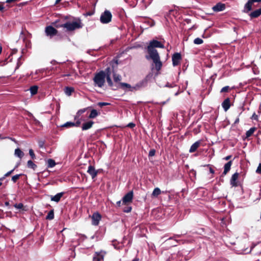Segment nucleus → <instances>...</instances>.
<instances>
[{
    "label": "nucleus",
    "mask_w": 261,
    "mask_h": 261,
    "mask_svg": "<svg viewBox=\"0 0 261 261\" xmlns=\"http://www.w3.org/2000/svg\"><path fill=\"white\" fill-rule=\"evenodd\" d=\"M22 175V174H16L12 177V180L14 183H15L17 179Z\"/></svg>",
    "instance_id": "nucleus-39"
},
{
    "label": "nucleus",
    "mask_w": 261,
    "mask_h": 261,
    "mask_svg": "<svg viewBox=\"0 0 261 261\" xmlns=\"http://www.w3.org/2000/svg\"><path fill=\"white\" fill-rule=\"evenodd\" d=\"M106 83H94V86L95 88H103V89H106L107 88V85H105Z\"/></svg>",
    "instance_id": "nucleus-32"
},
{
    "label": "nucleus",
    "mask_w": 261,
    "mask_h": 261,
    "mask_svg": "<svg viewBox=\"0 0 261 261\" xmlns=\"http://www.w3.org/2000/svg\"><path fill=\"white\" fill-rule=\"evenodd\" d=\"M28 114L29 117H32L33 118V119L34 120V121H35L36 123H37V124L40 123V122L35 118V117L33 116V115L31 113L28 112Z\"/></svg>",
    "instance_id": "nucleus-41"
},
{
    "label": "nucleus",
    "mask_w": 261,
    "mask_h": 261,
    "mask_svg": "<svg viewBox=\"0 0 261 261\" xmlns=\"http://www.w3.org/2000/svg\"><path fill=\"white\" fill-rule=\"evenodd\" d=\"M54 218V210H51L50 211L47 215L46 216V219H48V220H52Z\"/></svg>",
    "instance_id": "nucleus-36"
},
{
    "label": "nucleus",
    "mask_w": 261,
    "mask_h": 261,
    "mask_svg": "<svg viewBox=\"0 0 261 261\" xmlns=\"http://www.w3.org/2000/svg\"><path fill=\"white\" fill-rule=\"evenodd\" d=\"M135 126H136V124L133 122H130V123H128L126 125L127 127L132 128H134Z\"/></svg>",
    "instance_id": "nucleus-48"
},
{
    "label": "nucleus",
    "mask_w": 261,
    "mask_h": 261,
    "mask_svg": "<svg viewBox=\"0 0 261 261\" xmlns=\"http://www.w3.org/2000/svg\"><path fill=\"white\" fill-rule=\"evenodd\" d=\"M10 175V173L8 172H7L5 174H4V176H5V177L6 178V177H7V176H9Z\"/></svg>",
    "instance_id": "nucleus-62"
},
{
    "label": "nucleus",
    "mask_w": 261,
    "mask_h": 261,
    "mask_svg": "<svg viewBox=\"0 0 261 261\" xmlns=\"http://www.w3.org/2000/svg\"><path fill=\"white\" fill-rule=\"evenodd\" d=\"M256 172L258 174L261 173V163H259L258 166L256 170Z\"/></svg>",
    "instance_id": "nucleus-49"
},
{
    "label": "nucleus",
    "mask_w": 261,
    "mask_h": 261,
    "mask_svg": "<svg viewBox=\"0 0 261 261\" xmlns=\"http://www.w3.org/2000/svg\"><path fill=\"white\" fill-rule=\"evenodd\" d=\"M181 236V234H174L173 237L166 239L163 243V245L165 246V249L177 246L178 240H176V238H180Z\"/></svg>",
    "instance_id": "nucleus-6"
},
{
    "label": "nucleus",
    "mask_w": 261,
    "mask_h": 261,
    "mask_svg": "<svg viewBox=\"0 0 261 261\" xmlns=\"http://www.w3.org/2000/svg\"><path fill=\"white\" fill-rule=\"evenodd\" d=\"M105 254V253H102V252L97 254L96 256H94L93 257V261H101L102 259H103V255Z\"/></svg>",
    "instance_id": "nucleus-26"
},
{
    "label": "nucleus",
    "mask_w": 261,
    "mask_h": 261,
    "mask_svg": "<svg viewBox=\"0 0 261 261\" xmlns=\"http://www.w3.org/2000/svg\"><path fill=\"white\" fill-rule=\"evenodd\" d=\"M155 47L163 48L164 45L158 40H152L150 41L147 46L148 55L146 56V58L147 60L151 59L154 64L155 69L159 71L162 66V63L160 60L158 51L155 49Z\"/></svg>",
    "instance_id": "nucleus-1"
},
{
    "label": "nucleus",
    "mask_w": 261,
    "mask_h": 261,
    "mask_svg": "<svg viewBox=\"0 0 261 261\" xmlns=\"http://www.w3.org/2000/svg\"><path fill=\"white\" fill-rule=\"evenodd\" d=\"M203 41L200 38H196L194 40V43L195 44L199 45L202 44Z\"/></svg>",
    "instance_id": "nucleus-38"
},
{
    "label": "nucleus",
    "mask_w": 261,
    "mask_h": 261,
    "mask_svg": "<svg viewBox=\"0 0 261 261\" xmlns=\"http://www.w3.org/2000/svg\"><path fill=\"white\" fill-rule=\"evenodd\" d=\"M29 154L32 159H35L36 156L32 149H29Z\"/></svg>",
    "instance_id": "nucleus-44"
},
{
    "label": "nucleus",
    "mask_w": 261,
    "mask_h": 261,
    "mask_svg": "<svg viewBox=\"0 0 261 261\" xmlns=\"http://www.w3.org/2000/svg\"><path fill=\"white\" fill-rule=\"evenodd\" d=\"M74 91V89L72 87H66L64 88V92L67 96H70Z\"/></svg>",
    "instance_id": "nucleus-24"
},
{
    "label": "nucleus",
    "mask_w": 261,
    "mask_h": 261,
    "mask_svg": "<svg viewBox=\"0 0 261 261\" xmlns=\"http://www.w3.org/2000/svg\"><path fill=\"white\" fill-rule=\"evenodd\" d=\"M74 124L72 122L68 121L65 123L64 124L61 125V127H74Z\"/></svg>",
    "instance_id": "nucleus-35"
},
{
    "label": "nucleus",
    "mask_w": 261,
    "mask_h": 261,
    "mask_svg": "<svg viewBox=\"0 0 261 261\" xmlns=\"http://www.w3.org/2000/svg\"><path fill=\"white\" fill-rule=\"evenodd\" d=\"M107 84H108L107 87H110V88H111L112 90H115L113 88H113H114V87H115V84H113V86H111L109 85V84H108V83H107Z\"/></svg>",
    "instance_id": "nucleus-56"
},
{
    "label": "nucleus",
    "mask_w": 261,
    "mask_h": 261,
    "mask_svg": "<svg viewBox=\"0 0 261 261\" xmlns=\"http://www.w3.org/2000/svg\"><path fill=\"white\" fill-rule=\"evenodd\" d=\"M147 83H133L134 91L142 90L147 86Z\"/></svg>",
    "instance_id": "nucleus-14"
},
{
    "label": "nucleus",
    "mask_w": 261,
    "mask_h": 261,
    "mask_svg": "<svg viewBox=\"0 0 261 261\" xmlns=\"http://www.w3.org/2000/svg\"><path fill=\"white\" fill-rule=\"evenodd\" d=\"M38 90V87L36 85L31 86L29 89V90L30 91L32 95L36 94L37 93Z\"/></svg>",
    "instance_id": "nucleus-27"
},
{
    "label": "nucleus",
    "mask_w": 261,
    "mask_h": 261,
    "mask_svg": "<svg viewBox=\"0 0 261 261\" xmlns=\"http://www.w3.org/2000/svg\"><path fill=\"white\" fill-rule=\"evenodd\" d=\"M247 249L244 250H243L242 253H248L251 252V249H250L248 251H246Z\"/></svg>",
    "instance_id": "nucleus-55"
},
{
    "label": "nucleus",
    "mask_w": 261,
    "mask_h": 261,
    "mask_svg": "<svg viewBox=\"0 0 261 261\" xmlns=\"http://www.w3.org/2000/svg\"><path fill=\"white\" fill-rule=\"evenodd\" d=\"M161 193V191L159 188H155L154 189L151 196L152 197H157Z\"/></svg>",
    "instance_id": "nucleus-28"
},
{
    "label": "nucleus",
    "mask_w": 261,
    "mask_h": 261,
    "mask_svg": "<svg viewBox=\"0 0 261 261\" xmlns=\"http://www.w3.org/2000/svg\"><path fill=\"white\" fill-rule=\"evenodd\" d=\"M44 143L43 141H40L38 143V145L40 148H43L44 146Z\"/></svg>",
    "instance_id": "nucleus-52"
},
{
    "label": "nucleus",
    "mask_w": 261,
    "mask_h": 261,
    "mask_svg": "<svg viewBox=\"0 0 261 261\" xmlns=\"http://www.w3.org/2000/svg\"><path fill=\"white\" fill-rule=\"evenodd\" d=\"M74 126L79 127L81 124V121L80 120L76 121L75 122H73Z\"/></svg>",
    "instance_id": "nucleus-51"
},
{
    "label": "nucleus",
    "mask_w": 261,
    "mask_h": 261,
    "mask_svg": "<svg viewBox=\"0 0 261 261\" xmlns=\"http://www.w3.org/2000/svg\"><path fill=\"white\" fill-rule=\"evenodd\" d=\"M200 144H201L200 140H198V141L195 142L194 143H193L191 145V146L190 148V150H189V152L190 153L194 152L197 149V148L200 146Z\"/></svg>",
    "instance_id": "nucleus-18"
},
{
    "label": "nucleus",
    "mask_w": 261,
    "mask_h": 261,
    "mask_svg": "<svg viewBox=\"0 0 261 261\" xmlns=\"http://www.w3.org/2000/svg\"><path fill=\"white\" fill-rule=\"evenodd\" d=\"M5 178V176H3V177L0 178V182H2L4 179Z\"/></svg>",
    "instance_id": "nucleus-63"
},
{
    "label": "nucleus",
    "mask_w": 261,
    "mask_h": 261,
    "mask_svg": "<svg viewBox=\"0 0 261 261\" xmlns=\"http://www.w3.org/2000/svg\"><path fill=\"white\" fill-rule=\"evenodd\" d=\"M45 32L46 35L51 38L57 34L58 31L52 26L49 25L45 28Z\"/></svg>",
    "instance_id": "nucleus-10"
},
{
    "label": "nucleus",
    "mask_w": 261,
    "mask_h": 261,
    "mask_svg": "<svg viewBox=\"0 0 261 261\" xmlns=\"http://www.w3.org/2000/svg\"><path fill=\"white\" fill-rule=\"evenodd\" d=\"M113 77L114 82H120L121 80V76L116 73H114Z\"/></svg>",
    "instance_id": "nucleus-37"
},
{
    "label": "nucleus",
    "mask_w": 261,
    "mask_h": 261,
    "mask_svg": "<svg viewBox=\"0 0 261 261\" xmlns=\"http://www.w3.org/2000/svg\"><path fill=\"white\" fill-rule=\"evenodd\" d=\"M158 86L160 87H169L172 89V92L174 93L175 96L178 95L179 93L182 92L186 88L188 83H185V84L177 85L175 83H160Z\"/></svg>",
    "instance_id": "nucleus-2"
},
{
    "label": "nucleus",
    "mask_w": 261,
    "mask_h": 261,
    "mask_svg": "<svg viewBox=\"0 0 261 261\" xmlns=\"http://www.w3.org/2000/svg\"><path fill=\"white\" fill-rule=\"evenodd\" d=\"M107 82H112L110 77V68H107L105 70L100 71L97 73L93 78L94 82H105V79Z\"/></svg>",
    "instance_id": "nucleus-3"
},
{
    "label": "nucleus",
    "mask_w": 261,
    "mask_h": 261,
    "mask_svg": "<svg viewBox=\"0 0 261 261\" xmlns=\"http://www.w3.org/2000/svg\"><path fill=\"white\" fill-rule=\"evenodd\" d=\"M17 166H16L15 167V168H14L13 169H12V170H10V171H9L8 172L10 173V174H11V173H12L13 172V171H14V170H15V169L17 167Z\"/></svg>",
    "instance_id": "nucleus-59"
},
{
    "label": "nucleus",
    "mask_w": 261,
    "mask_h": 261,
    "mask_svg": "<svg viewBox=\"0 0 261 261\" xmlns=\"http://www.w3.org/2000/svg\"><path fill=\"white\" fill-rule=\"evenodd\" d=\"M94 122L90 120L83 124L82 126V130H86L92 127Z\"/></svg>",
    "instance_id": "nucleus-20"
},
{
    "label": "nucleus",
    "mask_w": 261,
    "mask_h": 261,
    "mask_svg": "<svg viewBox=\"0 0 261 261\" xmlns=\"http://www.w3.org/2000/svg\"><path fill=\"white\" fill-rule=\"evenodd\" d=\"M15 155L21 159L24 155V153L19 148H17L15 150Z\"/></svg>",
    "instance_id": "nucleus-29"
},
{
    "label": "nucleus",
    "mask_w": 261,
    "mask_h": 261,
    "mask_svg": "<svg viewBox=\"0 0 261 261\" xmlns=\"http://www.w3.org/2000/svg\"><path fill=\"white\" fill-rule=\"evenodd\" d=\"M239 174L238 172H235L233 174H232L231 178L230 180V185L232 187H238V184L237 182V180L238 179L239 177Z\"/></svg>",
    "instance_id": "nucleus-15"
},
{
    "label": "nucleus",
    "mask_w": 261,
    "mask_h": 261,
    "mask_svg": "<svg viewBox=\"0 0 261 261\" xmlns=\"http://www.w3.org/2000/svg\"><path fill=\"white\" fill-rule=\"evenodd\" d=\"M99 113L97 112L96 110L92 109L90 112V115L88 117L90 119H93L96 117L97 116L99 115Z\"/></svg>",
    "instance_id": "nucleus-25"
},
{
    "label": "nucleus",
    "mask_w": 261,
    "mask_h": 261,
    "mask_svg": "<svg viewBox=\"0 0 261 261\" xmlns=\"http://www.w3.org/2000/svg\"><path fill=\"white\" fill-rule=\"evenodd\" d=\"M87 172L93 179L97 176L98 173L97 171H96L94 167L91 165L89 166Z\"/></svg>",
    "instance_id": "nucleus-16"
},
{
    "label": "nucleus",
    "mask_w": 261,
    "mask_h": 261,
    "mask_svg": "<svg viewBox=\"0 0 261 261\" xmlns=\"http://www.w3.org/2000/svg\"><path fill=\"white\" fill-rule=\"evenodd\" d=\"M57 28H64L67 31H72L77 29H80L82 27V23L80 21L67 22L62 24H57Z\"/></svg>",
    "instance_id": "nucleus-4"
},
{
    "label": "nucleus",
    "mask_w": 261,
    "mask_h": 261,
    "mask_svg": "<svg viewBox=\"0 0 261 261\" xmlns=\"http://www.w3.org/2000/svg\"><path fill=\"white\" fill-rule=\"evenodd\" d=\"M122 202V200H119V201H118L117 202H116V205L117 206H120V204H121V203Z\"/></svg>",
    "instance_id": "nucleus-60"
},
{
    "label": "nucleus",
    "mask_w": 261,
    "mask_h": 261,
    "mask_svg": "<svg viewBox=\"0 0 261 261\" xmlns=\"http://www.w3.org/2000/svg\"><path fill=\"white\" fill-rule=\"evenodd\" d=\"M112 245L115 249L120 250L122 248V246L119 245V243L117 242L116 240H114L112 241Z\"/></svg>",
    "instance_id": "nucleus-30"
},
{
    "label": "nucleus",
    "mask_w": 261,
    "mask_h": 261,
    "mask_svg": "<svg viewBox=\"0 0 261 261\" xmlns=\"http://www.w3.org/2000/svg\"><path fill=\"white\" fill-rule=\"evenodd\" d=\"M261 15V8L255 10L251 12L249 16L251 18H257Z\"/></svg>",
    "instance_id": "nucleus-23"
},
{
    "label": "nucleus",
    "mask_w": 261,
    "mask_h": 261,
    "mask_svg": "<svg viewBox=\"0 0 261 261\" xmlns=\"http://www.w3.org/2000/svg\"><path fill=\"white\" fill-rule=\"evenodd\" d=\"M229 89H230V87L228 86H226L223 87L221 89L220 92L221 93L227 92H228Z\"/></svg>",
    "instance_id": "nucleus-40"
},
{
    "label": "nucleus",
    "mask_w": 261,
    "mask_h": 261,
    "mask_svg": "<svg viewBox=\"0 0 261 261\" xmlns=\"http://www.w3.org/2000/svg\"><path fill=\"white\" fill-rule=\"evenodd\" d=\"M225 8V4L221 3H218L217 5L213 7V10L215 12H220L224 10Z\"/></svg>",
    "instance_id": "nucleus-17"
},
{
    "label": "nucleus",
    "mask_w": 261,
    "mask_h": 261,
    "mask_svg": "<svg viewBox=\"0 0 261 261\" xmlns=\"http://www.w3.org/2000/svg\"><path fill=\"white\" fill-rule=\"evenodd\" d=\"M132 210V206H127V207H125L123 208V212H124V213H129L131 212Z\"/></svg>",
    "instance_id": "nucleus-42"
},
{
    "label": "nucleus",
    "mask_w": 261,
    "mask_h": 261,
    "mask_svg": "<svg viewBox=\"0 0 261 261\" xmlns=\"http://www.w3.org/2000/svg\"><path fill=\"white\" fill-rule=\"evenodd\" d=\"M64 194V192L58 193L54 196H51L50 199L51 201L58 202L60 201L61 197L63 196Z\"/></svg>",
    "instance_id": "nucleus-19"
},
{
    "label": "nucleus",
    "mask_w": 261,
    "mask_h": 261,
    "mask_svg": "<svg viewBox=\"0 0 261 261\" xmlns=\"http://www.w3.org/2000/svg\"><path fill=\"white\" fill-rule=\"evenodd\" d=\"M155 150L154 149H151L149 151L148 156H153L155 155Z\"/></svg>",
    "instance_id": "nucleus-46"
},
{
    "label": "nucleus",
    "mask_w": 261,
    "mask_h": 261,
    "mask_svg": "<svg viewBox=\"0 0 261 261\" xmlns=\"http://www.w3.org/2000/svg\"><path fill=\"white\" fill-rule=\"evenodd\" d=\"M239 122V118L238 117L234 121V123L237 124Z\"/></svg>",
    "instance_id": "nucleus-61"
},
{
    "label": "nucleus",
    "mask_w": 261,
    "mask_h": 261,
    "mask_svg": "<svg viewBox=\"0 0 261 261\" xmlns=\"http://www.w3.org/2000/svg\"><path fill=\"white\" fill-rule=\"evenodd\" d=\"M181 60V55L176 53L173 55L172 57V64L174 66L178 65Z\"/></svg>",
    "instance_id": "nucleus-12"
},
{
    "label": "nucleus",
    "mask_w": 261,
    "mask_h": 261,
    "mask_svg": "<svg viewBox=\"0 0 261 261\" xmlns=\"http://www.w3.org/2000/svg\"><path fill=\"white\" fill-rule=\"evenodd\" d=\"M101 219V215L98 213H94L92 216V224L94 226L98 225L100 220Z\"/></svg>",
    "instance_id": "nucleus-13"
},
{
    "label": "nucleus",
    "mask_w": 261,
    "mask_h": 261,
    "mask_svg": "<svg viewBox=\"0 0 261 261\" xmlns=\"http://www.w3.org/2000/svg\"><path fill=\"white\" fill-rule=\"evenodd\" d=\"M47 167L48 168H53L56 165L55 161L51 159H48L47 161Z\"/></svg>",
    "instance_id": "nucleus-33"
},
{
    "label": "nucleus",
    "mask_w": 261,
    "mask_h": 261,
    "mask_svg": "<svg viewBox=\"0 0 261 261\" xmlns=\"http://www.w3.org/2000/svg\"><path fill=\"white\" fill-rule=\"evenodd\" d=\"M23 31H22L20 33V39H22L23 40H24V38L23 37Z\"/></svg>",
    "instance_id": "nucleus-54"
},
{
    "label": "nucleus",
    "mask_w": 261,
    "mask_h": 261,
    "mask_svg": "<svg viewBox=\"0 0 261 261\" xmlns=\"http://www.w3.org/2000/svg\"><path fill=\"white\" fill-rule=\"evenodd\" d=\"M50 71L47 69H41L36 70L35 73H32V77L37 80H40L46 76L49 75Z\"/></svg>",
    "instance_id": "nucleus-7"
},
{
    "label": "nucleus",
    "mask_w": 261,
    "mask_h": 261,
    "mask_svg": "<svg viewBox=\"0 0 261 261\" xmlns=\"http://www.w3.org/2000/svg\"><path fill=\"white\" fill-rule=\"evenodd\" d=\"M167 101H162V102H161L160 103V104H161V105H162V106H163V105H164L166 104V102H167Z\"/></svg>",
    "instance_id": "nucleus-64"
},
{
    "label": "nucleus",
    "mask_w": 261,
    "mask_h": 261,
    "mask_svg": "<svg viewBox=\"0 0 261 261\" xmlns=\"http://www.w3.org/2000/svg\"><path fill=\"white\" fill-rule=\"evenodd\" d=\"M231 165H232V161H230L228 162L227 163H226L224 165V171H223V172L222 173V175H226L227 173V172L230 169Z\"/></svg>",
    "instance_id": "nucleus-22"
},
{
    "label": "nucleus",
    "mask_w": 261,
    "mask_h": 261,
    "mask_svg": "<svg viewBox=\"0 0 261 261\" xmlns=\"http://www.w3.org/2000/svg\"><path fill=\"white\" fill-rule=\"evenodd\" d=\"M97 106H99L100 107H102L103 106H108L110 105V103L108 102H99L97 103Z\"/></svg>",
    "instance_id": "nucleus-43"
},
{
    "label": "nucleus",
    "mask_w": 261,
    "mask_h": 261,
    "mask_svg": "<svg viewBox=\"0 0 261 261\" xmlns=\"http://www.w3.org/2000/svg\"><path fill=\"white\" fill-rule=\"evenodd\" d=\"M231 157V155H228L224 158V160L227 161L229 160Z\"/></svg>",
    "instance_id": "nucleus-57"
},
{
    "label": "nucleus",
    "mask_w": 261,
    "mask_h": 261,
    "mask_svg": "<svg viewBox=\"0 0 261 261\" xmlns=\"http://www.w3.org/2000/svg\"><path fill=\"white\" fill-rule=\"evenodd\" d=\"M86 111V109H83L79 110L76 113L77 115L80 116L82 114L84 113Z\"/></svg>",
    "instance_id": "nucleus-47"
},
{
    "label": "nucleus",
    "mask_w": 261,
    "mask_h": 261,
    "mask_svg": "<svg viewBox=\"0 0 261 261\" xmlns=\"http://www.w3.org/2000/svg\"><path fill=\"white\" fill-rule=\"evenodd\" d=\"M222 106L225 111H227L229 109L230 105L229 98H227L223 101Z\"/></svg>",
    "instance_id": "nucleus-21"
},
{
    "label": "nucleus",
    "mask_w": 261,
    "mask_h": 261,
    "mask_svg": "<svg viewBox=\"0 0 261 261\" xmlns=\"http://www.w3.org/2000/svg\"><path fill=\"white\" fill-rule=\"evenodd\" d=\"M134 196V193L133 191H130L126 193L122 199V204H126L128 203L132 202Z\"/></svg>",
    "instance_id": "nucleus-9"
},
{
    "label": "nucleus",
    "mask_w": 261,
    "mask_h": 261,
    "mask_svg": "<svg viewBox=\"0 0 261 261\" xmlns=\"http://www.w3.org/2000/svg\"><path fill=\"white\" fill-rule=\"evenodd\" d=\"M261 2V0H248L247 3L245 5L244 12L248 13L252 8V5L254 3Z\"/></svg>",
    "instance_id": "nucleus-11"
},
{
    "label": "nucleus",
    "mask_w": 261,
    "mask_h": 261,
    "mask_svg": "<svg viewBox=\"0 0 261 261\" xmlns=\"http://www.w3.org/2000/svg\"><path fill=\"white\" fill-rule=\"evenodd\" d=\"M111 86H113V84H115V87H113L114 90L121 89L125 92L132 91L134 92L133 85L127 83H108Z\"/></svg>",
    "instance_id": "nucleus-5"
},
{
    "label": "nucleus",
    "mask_w": 261,
    "mask_h": 261,
    "mask_svg": "<svg viewBox=\"0 0 261 261\" xmlns=\"http://www.w3.org/2000/svg\"><path fill=\"white\" fill-rule=\"evenodd\" d=\"M256 128L254 127L250 128L248 130H247L246 133V138H248L250 137L255 130Z\"/></svg>",
    "instance_id": "nucleus-34"
},
{
    "label": "nucleus",
    "mask_w": 261,
    "mask_h": 261,
    "mask_svg": "<svg viewBox=\"0 0 261 261\" xmlns=\"http://www.w3.org/2000/svg\"><path fill=\"white\" fill-rule=\"evenodd\" d=\"M27 166L28 168L33 169L34 170L37 168V165L35 164H34L32 160H29L28 161Z\"/></svg>",
    "instance_id": "nucleus-31"
},
{
    "label": "nucleus",
    "mask_w": 261,
    "mask_h": 261,
    "mask_svg": "<svg viewBox=\"0 0 261 261\" xmlns=\"http://www.w3.org/2000/svg\"><path fill=\"white\" fill-rule=\"evenodd\" d=\"M14 206L18 209H21L23 206V204L22 203H16L14 205Z\"/></svg>",
    "instance_id": "nucleus-45"
},
{
    "label": "nucleus",
    "mask_w": 261,
    "mask_h": 261,
    "mask_svg": "<svg viewBox=\"0 0 261 261\" xmlns=\"http://www.w3.org/2000/svg\"><path fill=\"white\" fill-rule=\"evenodd\" d=\"M21 57H20L18 59V62H17V66L16 67V69L17 68H18V67L21 65V62L20 61H19V60H20Z\"/></svg>",
    "instance_id": "nucleus-53"
},
{
    "label": "nucleus",
    "mask_w": 261,
    "mask_h": 261,
    "mask_svg": "<svg viewBox=\"0 0 261 261\" xmlns=\"http://www.w3.org/2000/svg\"><path fill=\"white\" fill-rule=\"evenodd\" d=\"M210 172L212 174H214L215 173L214 170L212 167H210Z\"/></svg>",
    "instance_id": "nucleus-58"
},
{
    "label": "nucleus",
    "mask_w": 261,
    "mask_h": 261,
    "mask_svg": "<svg viewBox=\"0 0 261 261\" xmlns=\"http://www.w3.org/2000/svg\"><path fill=\"white\" fill-rule=\"evenodd\" d=\"M112 14L108 10H105L100 17V21L102 23H108L111 21Z\"/></svg>",
    "instance_id": "nucleus-8"
},
{
    "label": "nucleus",
    "mask_w": 261,
    "mask_h": 261,
    "mask_svg": "<svg viewBox=\"0 0 261 261\" xmlns=\"http://www.w3.org/2000/svg\"><path fill=\"white\" fill-rule=\"evenodd\" d=\"M251 119L252 120H258V115H256L255 113H254L251 117Z\"/></svg>",
    "instance_id": "nucleus-50"
}]
</instances>
